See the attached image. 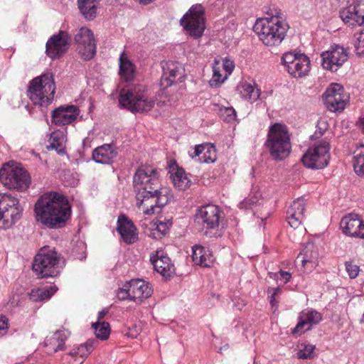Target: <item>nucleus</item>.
Masks as SVG:
<instances>
[{
    "instance_id": "obj_55",
    "label": "nucleus",
    "mask_w": 364,
    "mask_h": 364,
    "mask_svg": "<svg viewBox=\"0 0 364 364\" xmlns=\"http://www.w3.org/2000/svg\"><path fill=\"white\" fill-rule=\"evenodd\" d=\"M317 128L319 130V132L321 134H323V132L326 129L327 124L326 122L324 120H320L318 122Z\"/></svg>"
},
{
    "instance_id": "obj_9",
    "label": "nucleus",
    "mask_w": 364,
    "mask_h": 364,
    "mask_svg": "<svg viewBox=\"0 0 364 364\" xmlns=\"http://www.w3.org/2000/svg\"><path fill=\"white\" fill-rule=\"evenodd\" d=\"M180 24L193 38L202 37L205 29L204 7L201 4L193 5L180 19Z\"/></svg>"
},
{
    "instance_id": "obj_3",
    "label": "nucleus",
    "mask_w": 364,
    "mask_h": 364,
    "mask_svg": "<svg viewBox=\"0 0 364 364\" xmlns=\"http://www.w3.org/2000/svg\"><path fill=\"white\" fill-rule=\"evenodd\" d=\"M289 28L284 20L257 18L253 30L265 46L277 47L284 41Z\"/></svg>"
},
{
    "instance_id": "obj_43",
    "label": "nucleus",
    "mask_w": 364,
    "mask_h": 364,
    "mask_svg": "<svg viewBox=\"0 0 364 364\" xmlns=\"http://www.w3.org/2000/svg\"><path fill=\"white\" fill-rule=\"evenodd\" d=\"M260 194L257 193V195H255L252 197H250L249 198L244 199L241 203L239 204V207L240 208H251L254 209L257 204L259 205H261V203L259 202L260 199Z\"/></svg>"
},
{
    "instance_id": "obj_10",
    "label": "nucleus",
    "mask_w": 364,
    "mask_h": 364,
    "mask_svg": "<svg viewBox=\"0 0 364 364\" xmlns=\"http://www.w3.org/2000/svg\"><path fill=\"white\" fill-rule=\"evenodd\" d=\"M222 211L218 205L208 204L197 210L195 223L200 232L205 235H211L220 225Z\"/></svg>"
},
{
    "instance_id": "obj_26",
    "label": "nucleus",
    "mask_w": 364,
    "mask_h": 364,
    "mask_svg": "<svg viewBox=\"0 0 364 364\" xmlns=\"http://www.w3.org/2000/svg\"><path fill=\"white\" fill-rule=\"evenodd\" d=\"M181 65L178 63L170 61L166 63L163 67V75L161 80V85L164 87L171 86L173 83L177 82L182 74Z\"/></svg>"
},
{
    "instance_id": "obj_51",
    "label": "nucleus",
    "mask_w": 364,
    "mask_h": 364,
    "mask_svg": "<svg viewBox=\"0 0 364 364\" xmlns=\"http://www.w3.org/2000/svg\"><path fill=\"white\" fill-rule=\"evenodd\" d=\"M265 12L269 16L264 17V18H277L283 20V14L281 12V10L279 9L277 7L273 6V8H269L268 10Z\"/></svg>"
},
{
    "instance_id": "obj_32",
    "label": "nucleus",
    "mask_w": 364,
    "mask_h": 364,
    "mask_svg": "<svg viewBox=\"0 0 364 364\" xmlns=\"http://www.w3.org/2000/svg\"><path fill=\"white\" fill-rule=\"evenodd\" d=\"M170 179L175 188L181 191H185L191 185V181L183 168H177L175 171L170 172Z\"/></svg>"
},
{
    "instance_id": "obj_20",
    "label": "nucleus",
    "mask_w": 364,
    "mask_h": 364,
    "mask_svg": "<svg viewBox=\"0 0 364 364\" xmlns=\"http://www.w3.org/2000/svg\"><path fill=\"white\" fill-rule=\"evenodd\" d=\"M79 114L80 109L75 105H61L52 112L51 121L56 126L70 124Z\"/></svg>"
},
{
    "instance_id": "obj_15",
    "label": "nucleus",
    "mask_w": 364,
    "mask_h": 364,
    "mask_svg": "<svg viewBox=\"0 0 364 364\" xmlns=\"http://www.w3.org/2000/svg\"><path fill=\"white\" fill-rule=\"evenodd\" d=\"M324 104L331 112L342 111L348 100L343 87L338 83H332L323 95Z\"/></svg>"
},
{
    "instance_id": "obj_2",
    "label": "nucleus",
    "mask_w": 364,
    "mask_h": 364,
    "mask_svg": "<svg viewBox=\"0 0 364 364\" xmlns=\"http://www.w3.org/2000/svg\"><path fill=\"white\" fill-rule=\"evenodd\" d=\"M36 218L50 229L64 227L71 216V205L68 198L58 192L43 194L34 207Z\"/></svg>"
},
{
    "instance_id": "obj_22",
    "label": "nucleus",
    "mask_w": 364,
    "mask_h": 364,
    "mask_svg": "<svg viewBox=\"0 0 364 364\" xmlns=\"http://www.w3.org/2000/svg\"><path fill=\"white\" fill-rule=\"evenodd\" d=\"M117 231L126 244L131 245L138 240V232L136 226L124 214H121L117 218Z\"/></svg>"
},
{
    "instance_id": "obj_21",
    "label": "nucleus",
    "mask_w": 364,
    "mask_h": 364,
    "mask_svg": "<svg viewBox=\"0 0 364 364\" xmlns=\"http://www.w3.org/2000/svg\"><path fill=\"white\" fill-rule=\"evenodd\" d=\"M343 233L350 237L364 238V222L355 213L344 216L341 221Z\"/></svg>"
},
{
    "instance_id": "obj_25",
    "label": "nucleus",
    "mask_w": 364,
    "mask_h": 364,
    "mask_svg": "<svg viewBox=\"0 0 364 364\" xmlns=\"http://www.w3.org/2000/svg\"><path fill=\"white\" fill-rule=\"evenodd\" d=\"M300 259L303 267L311 272L318 263V252L314 244H308L299 253L297 260Z\"/></svg>"
},
{
    "instance_id": "obj_45",
    "label": "nucleus",
    "mask_w": 364,
    "mask_h": 364,
    "mask_svg": "<svg viewBox=\"0 0 364 364\" xmlns=\"http://www.w3.org/2000/svg\"><path fill=\"white\" fill-rule=\"evenodd\" d=\"M287 214V220L291 228L296 229L301 225L303 220L296 216L292 209H288Z\"/></svg>"
},
{
    "instance_id": "obj_17",
    "label": "nucleus",
    "mask_w": 364,
    "mask_h": 364,
    "mask_svg": "<svg viewBox=\"0 0 364 364\" xmlns=\"http://www.w3.org/2000/svg\"><path fill=\"white\" fill-rule=\"evenodd\" d=\"M340 17L348 26L364 25V0H356L340 11Z\"/></svg>"
},
{
    "instance_id": "obj_18",
    "label": "nucleus",
    "mask_w": 364,
    "mask_h": 364,
    "mask_svg": "<svg viewBox=\"0 0 364 364\" xmlns=\"http://www.w3.org/2000/svg\"><path fill=\"white\" fill-rule=\"evenodd\" d=\"M321 57L324 69L336 71L347 60L348 53L343 47L335 45L330 50L323 52Z\"/></svg>"
},
{
    "instance_id": "obj_14",
    "label": "nucleus",
    "mask_w": 364,
    "mask_h": 364,
    "mask_svg": "<svg viewBox=\"0 0 364 364\" xmlns=\"http://www.w3.org/2000/svg\"><path fill=\"white\" fill-rule=\"evenodd\" d=\"M282 60L287 72L294 77H302L310 70V60L305 54L285 53Z\"/></svg>"
},
{
    "instance_id": "obj_49",
    "label": "nucleus",
    "mask_w": 364,
    "mask_h": 364,
    "mask_svg": "<svg viewBox=\"0 0 364 364\" xmlns=\"http://www.w3.org/2000/svg\"><path fill=\"white\" fill-rule=\"evenodd\" d=\"M281 292L279 287H269L267 293L269 297V302L272 307L277 306L278 301L276 299L277 296Z\"/></svg>"
},
{
    "instance_id": "obj_53",
    "label": "nucleus",
    "mask_w": 364,
    "mask_h": 364,
    "mask_svg": "<svg viewBox=\"0 0 364 364\" xmlns=\"http://www.w3.org/2000/svg\"><path fill=\"white\" fill-rule=\"evenodd\" d=\"M171 225L172 223H170L169 225H167L165 222L159 221L157 224L156 229L161 233L165 234L166 231L171 226Z\"/></svg>"
},
{
    "instance_id": "obj_7",
    "label": "nucleus",
    "mask_w": 364,
    "mask_h": 364,
    "mask_svg": "<svg viewBox=\"0 0 364 364\" xmlns=\"http://www.w3.org/2000/svg\"><path fill=\"white\" fill-rule=\"evenodd\" d=\"M55 92V85L53 75L44 74L34 78L30 82L28 95L30 100L40 106L51 103Z\"/></svg>"
},
{
    "instance_id": "obj_5",
    "label": "nucleus",
    "mask_w": 364,
    "mask_h": 364,
    "mask_svg": "<svg viewBox=\"0 0 364 364\" xmlns=\"http://www.w3.org/2000/svg\"><path fill=\"white\" fill-rule=\"evenodd\" d=\"M119 103L132 112H147L154 106L155 102L148 97L145 87L135 85L120 91Z\"/></svg>"
},
{
    "instance_id": "obj_23",
    "label": "nucleus",
    "mask_w": 364,
    "mask_h": 364,
    "mask_svg": "<svg viewBox=\"0 0 364 364\" xmlns=\"http://www.w3.org/2000/svg\"><path fill=\"white\" fill-rule=\"evenodd\" d=\"M154 269L164 277L170 278L175 274L174 265L163 250H156L150 256Z\"/></svg>"
},
{
    "instance_id": "obj_33",
    "label": "nucleus",
    "mask_w": 364,
    "mask_h": 364,
    "mask_svg": "<svg viewBox=\"0 0 364 364\" xmlns=\"http://www.w3.org/2000/svg\"><path fill=\"white\" fill-rule=\"evenodd\" d=\"M58 288L55 285H51L49 288H37L32 289L29 294L31 301L37 302L49 299L53 296Z\"/></svg>"
},
{
    "instance_id": "obj_24",
    "label": "nucleus",
    "mask_w": 364,
    "mask_h": 364,
    "mask_svg": "<svg viewBox=\"0 0 364 364\" xmlns=\"http://www.w3.org/2000/svg\"><path fill=\"white\" fill-rule=\"evenodd\" d=\"M129 291H131L132 301L141 303L144 299L151 296V287L149 284L142 279H132L129 281Z\"/></svg>"
},
{
    "instance_id": "obj_8",
    "label": "nucleus",
    "mask_w": 364,
    "mask_h": 364,
    "mask_svg": "<svg viewBox=\"0 0 364 364\" xmlns=\"http://www.w3.org/2000/svg\"><path fill=\"white\" fill-rule=\"evenodd\" d=\"M0 181L8 188L26 191L31 183L27 171L17 164L10 161L0 169Z\"/></svg>"
},
{
    "instance_id": "obj_34",
    "label": "nucleus",
    "mask_w": 364,
    "mask_h": 364,
    "mask_svg": "<svg viewBox=\"0 0 364 364\" xmlns=\"http://www.w3.org/2000/svg\"><path fill=\"white\" fill-rule=\"evenodd\" d=\"M242 98L255 102L260 95V90L256 86L247 82L242 83L239 87Z\"/></svg>"
},
{
    "instance_id": "obj_36",
    "label": "nucleus",
    "mask_w": 364,
    "mask_h": 364,
    "mask_svg": "<svg viewBox=\"0 0 364 364\" xmlns=\"http://www.w3.org/2000/svg\"><path fill=\"white\" fill-rule=\"evenodd\" d=\"M92 326L95 329V333L97 338L101 340H106L108 338L110 333L109 323L105 321H97L92 323Z\"/></svg>"
},
{
    "instance_id": "obj_1",
    "label": "nucleus",
    "mask_w": 364,
    "mask_h": 364,
    "mask_svg": "<svg viewBox=\"0 0 364 364\" xmlns=\"http://www.w3.org/2000/svg\"><path fill=\"white\" fill-rule=\"evenodd\" d=\"M133 187L136 205L143 208L145 215L160 213L172 199L171 191L161 187L159 171L149 165L139 167L133 176Z\"/></svg>"
},
{
    "instance_id": "obj_50",
    "label": "nucleus",
    "mask_w": 364,
    "mask_h": 364,
    "mask_svg": "<svg viewBox=\"0 0 364 364\" xmlns=\"http://www.w3.org/2000/svg\"><path fill=\"white\" fill-rule=\"evenodd\" d=\"M89 350H86V346H79L77 349H74L70 354L73 355H78L80 360H78L80 363H82L85 358L90 354Z\"/></svg>"
},
{
    "instance_id": "obj_6",
    "label": "nucleus",
    "mask_w": 364,
    "mask_h": 364,
    "mask_svg": "<svg viewBox=\"0 0 364 364\" xmlns=\"http://www.w3.org/2000/svg\"><path fill=\"white\" fill-rule=\"evenodd\" d=\"M63 258L54 248L43 247L34 257L33 270L39 278L55 277L60 273V263Z\"/></svg>"
},
{
    "instance_id": "obj_46",
    "label": "nucleus",
    "mask_w": 364,
    "mask_h": 364,
    "mask_svg": "<svg viewBox=\"0 0 364 364\" xmlns=\"http://www.w3.org/2000/svg\"><path fill=\"white\" fill-rule=\"evenodd\" d=\"M220 111L221 116L223 117V120L227 122H233L236 119V111L232 107H223Z\"/></svg>"
},
{
    "instance_id": "obj_58",
    "label": "nucleus",
    "mask_w": 364,
    "mask_h": 364,
    "mask_svg": "<svg viewBox=\"0 0 364 364\" xmlns=\"http://www.w3.org/2000/svg\"><path fill=\"white\" fill-rule=\"evenodd\" d=\"M140 4H142V5H148L151 3H152L153 1H154L155 0H136Z\"/></svg>"
},
{
    "instance_id": "obj_59",
    "label": "nucleus",
    "mask_w": 364,
    "mask_h": 364,
    "mask_svg": "<svg viewBox=\"0 0 364 364\" xmlns=\"http://www.w3.org/2000/svg\"><path fill=\"white\" fill-rule=\"evenodd\" d=\"M360 127L362 132L364 133V118L360 120Z\"/></svg>"
},
{
    "instance_id": "obj_35",
    "label": "nucleus",
    "mask_w": 364,
    "mask_h": 364,
    "mask_svg": "<svg viewBox=\"0 0 364 364\" xmlns=\"http://www.w3.org/2000/svg\"><path fill=\"white\" fill-rule=\"evenodd\" d=\"M353 164L355 173L364 177V145L358 147L354 151Z\"/></svg>"
},
{
    "instance_id": "obj_42",
    "label": "nucleus",
    "mask_w": 364,
    "mask_h": 364,
    "mask_svg": "<svg viewBox=\"0 0 364 364\" xmlns=\"http://www.w3.org/2000/svg\"><path fill=\"white\" fill-rule=\"evenodd\" d=\"M49 142L48 149H55L58 154L64 151L63 144L61 141H60V134L55 132L52 133L49 139Z\"/></svg>"
},
{
    "instance_id": "obj_39",
    "label": "nucleus",
    "mask_w": 364,
    "mask_h": 364,
    "mask_svg": "<svg viewBox=\"0 0 364 364\" xmlns=\"http://www.w3.org/2000/svg\"><path fill=\"white\" fill-rule=\"evenodd\" d=\"M354 48L358 56H364V29L354 35Z\"/></svg>"
},
{
    "instance_id": "obj_52",
    "label": "nucleus",
    "mask_w": 364,
    "mask_h": 364,
    "mask_svg": "<svg viewBox=\"0 0 364 364\" xmlns=\"http://www.w3.org/2000/svg\"><path fill=\"white\" fill-rule=\"evenodd\" d=\"M223 69L225 71L226 75L228 76L233 71V69L235 68V64H234V63L232 60H228V59H225L223 61Z\"/></svg>"
},
{
    "instance_id": "obj_38",
    "label": "nucleus",
    "mask_w": 364,
    "mask_h": 364,
    "mask_svg": "<svg viewBox=\"0 0 364 364\" xmlns=\"http://www.w3.org/2000/svg\"><path fill=\"white\" fill-rule=\"evenodd\" d=\"M218 63L215 62V64L213 66V77L209 81L210 85L211 87H219L224 81L227 79L228 75L226 74L224 77H223L220 73L221 70L220 67L218 66Z\"/></svg>"
},
{
    "instance_id": "obj_37",
    "label": "nucleus",
    "mask_w": 364,
    "mask_h": 364,
    "mask_svg": "<svg viewBox=\"0 0 364 364\" xmlns=\"http://www.w3.org/2000/svg\"><path fill=\"white\" fill-rule=\"evenodd\" d=\"M208 149V152H209L210 149H214L213 146H203L201 144L196 145L194 148L193 152L190 154V156L191 158H195L196 156L200 157V161L205 162V163H210L213 162L215 161L214 159H213L211 156H206V153L204 152L205 149Z\"/></svg>"
},
{
    "instance_id": "obj_28",
    "label": "nucleus",
    "mask_w": 364,
    "mask_h": 364,
    "mask_svg": "<svg viewBox=\"0 0 364 364\" xmlns=\"http://www.w3.org/2000/svg\"><path fill=\"white\" fill-rule=\"evenodd\" d=\"M70 335V331L66 329L58 330L51 336L46 338L45 346L49 347L53 352L63 350L65 348V341Z\"/></svg>"
},
{
    "instance_id": "obj_57",
    "label": "nucleus",
    "mask_w": 364,
    "mask_h": 364,
    "mask_svg": "<svg viewBox=\"0 0 364 364\" xmlns=\"http://www.w3.org/2000/svg\"><path fill=\"white\" fill-rule=\"evenodd\" d=\"M107 311H105V310H102V311H100L98 314V316H97L98 321L102 320L105 317V316L107 314Z\"/></svg>"
},
{
    "instance_id": "obj_13",
    "label": "nucleus",
    "mask_w": 364,
    "mask_h": 364,
    "mask_svg": "<svg viewBox=\"0 0 364 364\" xmlns=\"http://www.w3.org/2000/svg\"><path fill=\"white\" fill-rule=\"evenodd\" d=\"M74 42L77 50L83 60H90L96 54V43L92 31L82 27L76 31L74 35Z\"/></svg>"
},
{
    "instance_id": "obj_29",
    "label": "nucleus",
    "mask_w": 364,
    "mask_h": 364,
    "mask_svg": "<svg viewBox=\"0 0 364 364\" xmlns=\"http://www.w3.org/2000/svg\"><path fill=\"white\" fill-rule=\"evenodd\" d=\"M192 259L196 264L204 267H210L213 262V258L209 250L201 245L193 247Z\"/></svg>"
},
{
    "instance_id": "obj_16",
    "label": "nucleus",
    "mask_w": 364,
    "mask_h": 364,
    "mask_svg": "<svg viewBox=\"0 0 364 364\" xmlns=\"http://www.w3.org/2000/svg\"><path fill=\"white\" fill-rule=\"evenodd\" d=\"M71 36L65 31H60L53 35L46 43V54L51 58L61 57L68 50Z\"/></svg>"
},
{
    "instance_id": "obj_4",
    "label": "nucleus",
    "mask_w": 364,
    "mask_h": 364,
    "mask_svg": "<svg viewBox=\"0 0 364 364\" xmlns=\"http://www.w3.org/2000/svg\"><path fill=\"white\" fill-rule=\"evenodd\" d=\"M265 146L274 160L282 161L286 159L291 149L287 127L281 123H274L270 126Z\"/></svg>"
},
{
    "instance_id": "obj_30",
    "label": "nucleus",
    "mask_w": 364,
    "mask_h": 364,
    "mask_svg": "<svg viewBox=\"0 0 364 364\" xmlns=\"http://www.w3.org/2000/svg\"><path fill=\"white\" fill-rule=\"evenodd\" d=\"M119 74L126 81H130L134 77L135 66L126 55L124 52L120 55Z\"/></svg>"
},
{
    "instance_id": "obj_11",
    "label": "nucleus",
    "mask_w": 364,
    "mask_h": 364,
    "mask_svg": "<svg viewBox=\"0 0 364 364\" xmlns=\"http://www.w3.org/2000/svg\"><path fill=\"white\" fill-rule=\"evenodd\" d=\"M22 208L17 198L0 193V228H11L21 217Z\"/></svg>"
},
{
    "instance_id": "obj_19",
    "label": "nucleus",
    "mask_w": 364,
    "mask_h": 364,
    "mask_svg": "<svg viewBox=\"0 0 364 364\" xmlns=\"http://www.w3.org/2000/svg\"><path fill=\"white\" fill-rule=\"evenodd\" d=\"M322 320L323 315L321 313L313 309H306L299 313L298 323L291 329V333L295 337H298L304 332L311 330L313 326L319 323Z\"/></svg>"
},
{
    "instance_id": "obj_54",
    "label": "nucleus",
    "mask_w": 364,
    "mask_h": 364,
    "mask_svg": "<svg viewBox=\"0 0 364 364\" xmlns=\"http://www.w3.org/2000/svg\"><path fill=\"white\" fill-rule=\"evenodd\" d=\"M8 328V319L5 316L0 315V330H6Z\"/></svg>"
},
{
    "instance_id": "obj_56",
    "label": "nucleus",
    "mask_w": 364,
    "mask_h": 364,
    "mask_svg": "<svg viewBox=\"0 0 364 364\" xmlns=\"http://www.w3.org/2000/svg\"><path fill=\"white\" fill-rule=\"evenodd\" d=\"M80 346H86V350H89L90 353L92 350V342L87 341L85 343L80 345Z\"/></svg>"
},
{
    "instance_id": "obj_60",
    "label": "nucleus",
    "mask_w": 364,
    "mask_h": 364,
    "mask_svg": "<svg viewBox=\"0 0 364 364\" xmlns=\"http://www.w3.org/2000/svg\"><path fill=\"white\" fill-rule=\"evenodd\" d=\"M360 322L361 323H364V313H363V317H362V318L360 320Z\"/></svg>"
},
{
    "instance_id": "obj_27",
    "label": "nucleus",
    "mask_w": 364,
    "mask_h": 364,
    "mask_svg": "<svg viewBox=\"0 0 364 364\" xmlns=\"http://www.w3.org/2000/svg\"><path fill=\"white\" fill-rule=\"evenodd\" d=\"M117 156L114 148L108 144L97 147L92 151V159L98 164H111Z\"/></svg>"
},
{
    "instance_id": "obj_48",
    "label": "nucleus",
    "mask_w": 364,
    "mask_h": 364,
    "mask_svg": "<svg viewBox=\"0 0 364 364\" xmlns=\"http://www.w3.org/2000/svg\"><path fill=\"white\" fill-rule=\"evenodd\" d=\"M269 277L274 279H279L284 282V284L287 283L291 278V274L289 272L280 270L277 273H269Z\"/></svg>"
},
{
    "instance_id": "obj_41",
    "label": "nucleus",
    "mask_w": 364,
    "mask_h": 364,
    "mask_svg": "<svg viewBox=\"0 0 364 364\" xmlns=\"http://www.w3.org/2000/svg\"><path fill=\"white\" fill-rule=\"evenodd\" d=\"M305 206V200L303 198H297L293 201L289 209H292L293 212H295L296 216L300 218L301 220H304Z\"/></svg>"
},
{
    "instance_id": "obj_31",
    "label": "nucleus",
    "mask_w": 364,
    "mask_h": 364,
    "mask_svg": "<svg viewBox=\"0 0 364 364\" xmlns=\"http://www.w3.org/2000/svg\"><path fill=\"white\" fill-rule=\"evenodd\" d=\"M99 0H77L78 9L86 20L91 21L96 17Z\"/></svg>"
},
{
    "instance_id": "obj_47",
    "label": "nucleus",
    "mask_w": 364,
    "mask_h": 364,
    "mask_svg": "<svg viewBox=\"0 0 364 364\" xmlns=\"http://www.w3.org/2000/svg\"><path fill=\"white\" fill-rule=\"evenodd\" d=\"M345 268L350 279L356 278L360 272V267L350 261L345 262Z\"/></svg>"
},
{
    "instance_id": "obj_44",
    "label": "nucleus",
    "mask_w": 364,
    "mask_h": 364,
    "mask_svg": "<svg viewBox=\"0 0 364 364\" xmlns=\"http://www.w3.org/2000/svg\"><path fill=\"white\" fill-rule=\"evenodd\" d=\"M131 289L129 288V281L127 282L123 286L117 291V296L119 300H130L132 301Z\"/></svg>"
},
{
    "instance_id": "obj_12",
    "label": "nucleus",
    "mask_w": 364,
    "mask_h": 364,
    "mask_svg": "<svg viewBox=\"0 0 364 364\" xmlns=\"http://www.w3.org/2000/svg\"><path fill=\"white\" fill-rule=\"evenodd\" d=\"M329 150V143L326 140H322L308 149L301 158V162L308 168L322 169L328 164Z\"/></svg>"
},
{
    "instance_id": "obj_40",
    "label": "nucleus",
    "mask_w": 364,
    "mask_h": 364,
    "mask_svg": "<svg viewBox=\"0 0 364 364\" xmlns=\"http://www.w3.org/2000/svg\"><path fill=\"white\" fill-rule=\"evenodd\" d=\"M316 346L312 344L301 343L299 346L297 356L300 359H311L314 356V351Z\"/></svg>"
},
{
    "instance_id": "obj_61",
    "label": "nucleus",
    "mask_w": 364,
    "mask_h": 364,
    "mask_svg": "<svg viewBox=\"0 0 364 364\" xmlns=\"http://www.w3.org/2000/svg\"><path fill=\"white\" fill-rule=\"evenodd\" d=\"M165 223L167 224V225H169V223H172V222L171 220H168L167 222H165Z\"/></svg>"
},
{
    "instance_id": "obj_62",
    "label": "nucleus",
    "mask_w": 364,
    "mask_h": 364,
    "mask_svg": "<svg viewBox=\"0 0 364 364\" xmlns=\"http://www.w3.org/2000/svg\"><path fill=\"white\" fill-rule=\"evenodd\" d=\"M2 331L3 330H0V335H2V333H1Z\"/></svg>"
}]
</instances>
